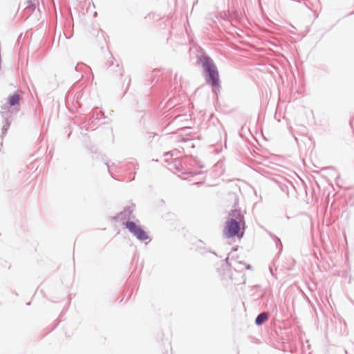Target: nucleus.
I'll use <instances>...</instances> for the list:
<instances>
[{"label":"nucleus","mask_w":354,"mask_h":354,"mask_svg":"<svg viewBox=\"0 0 354 354\" xmlns=\"http://www.w3.org/2000/svg\"><path fill=\"white\" fill-rule=\"evenodd\" d=\"M196 250L201 254H205L208 252H211V251L206 248L205 244L201 240H198L196 243ZM212 253L214 255H216V254L214 252H212Z\"/></svg>","instance_id":"11"},{"label":"nucleus","mask_w":354,"mask_h":354,"mask_svg":"<svg viewBox=\"0 0 354 354\" xmlns=\"http://www.w3.org/2000/svg\"><path fill=\"white\" fill-rule=\"evenodd\" d=\"M14 111L9 108L7 104L3 105L1 106V110L0 111V115L3 120V125L1 129L2 135H6L7 131L10 128V123L12 122V113Z\"/></svg>","instance_id":"4"},{"label":"nucleus","mask_w":354,"mask_h":354,"mask_svg":"<svg viewBox=\"0 0 354 354\" xmlns=\"http://www.w3.org/2000/svg\"><path fill=\"white\" fill-rule=\"evenodd\" d=\"M274 241H275L277 247H279V245L280 250H281L282 248V243L281 242V240L278 237L274 236Z\"/></svg>","instance_id":"19"},{"label":"nucleus","mask_w":354,"mask_h":354,"mask_svg":"<svg viewBox=\"0 0 354 354\" xmlns=\"http://www.w3.org/2000/svg\"><path fill=\"white\" fill-rule=\"evenodd\" d=\"M269 318V313L268 312H262L259 313L254 321L257 326H260L263 325Z\"/></svg>","instance_id":"10"},{"label":"nucleus","mask_w":354,"mask_h":354,"mask_svg":"<svg viewBox=\"0 0 354 354\" xmlns=\"http://www.w3.org/2000/svg\"><path fill=\"white\" fill-rule=\"evenodd\" d=\"M115 67L117 68V70L115 71V73H118L120 76H122L123 75V69L121 66H120L119 64H117L115 66Z\"/></svg>","instance_id":"16"},{"label":"nucleus","mask_w":354,"mask_h":354,"mask_svg":"<svg viewBox=\"0 0 354 354\" xmlns=\"http://www.w3.org/2000/svg\"><path fill=\"white\" fill-rule=\"evenodd\" d=\"M100 114H102V115H103V117H104V114L102 111H93L91 117L89 118V121H91V123H93L95 122V120H100V118H99V115Z\"/></svg>","instance_id":"14"},{"label":"nucleus","mask_w":354,"mask_h":354,"mask_svg":"<svg viewBox=\"0 0 354 354\" xmlns=\"http://www.w3.org/2000/svg\"><path fill=\"white\" fill-rule=\"evenodd\" d=\"M333 168L332 167H324L322 168V170H326V169H333Z\"/></svg>","instance_id":"22"},{"label":"nucleus","mask_w":354,"mask_h":354,"mask_svg":"<svg viewBox=\"0 0 354 354\" xmlns=\"http://www.w3.org/2000/svg\"><path fill=\"white\" fill-rule=\"evenodd\" d=\"M174 167L176 169H177L179 172H181L183 174H189L192 176H197L198 174H201V172H196V171H188L185 169V165L183 162V158L181 160H179L178 158H176L174 162Z\"/></svg>","instance_id":"7"},{"label":"nucleus","mask_w":354,"mask_h":354,"mask_svg":"<svg viewBox=\"0 0 354 354\" xmlns=\"http://www.w3.org/2000/svg\"><path fill=\"white\" fill-rule=\"evenodd\" d=\"M192 140V136H189L187 137H183L179 141L183 142H189Z\"/></svg>","instance_id":"17"},{"label":"nucleus","mask_w":354,"mask_h":354,"mask_svg":"<svg viewBox=\"0 0 354 354\" xmlns=\"http://www.w3.org/2000/svg\"><path fill=\"white\" fill-rule=\"evenodd\" d=\"M234 270H239V271H241L244 268H245L246 270H250L251 266L250 264H246L242 261H236L234 262Z\"/></svg>","instance_id":"12"},{"label":"nucleus","mask_w":354,"mask_h":354,"mask_svg":"<svg viewBox=\"0 0 354 354\" xmlns=\"http://www.w3.org/2000/svg\"><path fill=\"white\" fill-rule=\"evenodd\" d=\"M75 70L76 71H78V65H77V66L75 67Z\"/></svg>","instance_id":"27"},{"label":"nucleus","mask_w":354,"mask_h":354,"mask_svg":"<svg viewBox=\"0 0 354 354\" xmlns=\"http://www.w3.org/2000/svg\"><path fill=\"white\" fill-rule=\"evenodd\" d=\"M245 213V211L236 207L229 212L223 230L225 237L227 239L243 237L246 229Z\"/></svg>","instance_id":"1"},{"label":"nucleus","mask_w":354,"mask_h":354,"mask_svg":"<svg viewBox=\"0 0 354 354\" xmlns=\"http://www.w3.org/2000/svg\"><path fill=\"white\" fill-rule=\"evenodd\" d=\"M306 6L309 8L310 10H313L314 5L313 3L310 1L309 0H306V2L305 3Z\"/></svg>","instance_id":"18"},{"label":"nucleus","mask_w":354,"mask_h":354,"mask_svg":"<svg viewBox=\"0 0 354 354\" xmlns=\"http://www.w3.org/2000/svg\"><path fill=\"white\" fill-rule=\"evenodd\" d=\"M20 100L21 97L17 92L12 95H9L8 98V106L12 109L15 112H18L20 110Z\"/></svg>","instance_id":"6"},{"label":"nucleus","mask_w":354,"mask_h":354,"mask_svg":"<svg viewBox=\"0 0 354 354\" xmlns=\"http://www.w3.org/2000/svg\"><path fill=\"white\" fill-rule=\"evenodd\" d=\"M183 162L187 166H191L193 167H198V168H203L204 166L201 162V161L196 157H193L192 156H187L183 158Z\"/></svg>","instance_id":"8"},{"label":"nucleus","mask_w":354,"mask_h":354,"mask_svg":"<svg viewBox=\"0 0 354 354\" xmlns=\"http://www.w3.org/2000/svg\"><path fill=\"white\" fill-rule=\"evenodd\" d=\"M105 165H106V167H107V169H108L109 172L111 174L110 169H109V165L108 162H105Z\"/></svg>","instance_id":"24"},{"label":"nucleus","mask_w":354,"mask_h":354,"mask_svg":"<svg viewBox=\"0 0 354 354\" xmlns=\"http://www.w3.org/2000/svg\"><path fill=\"white\" fill-rule=\"evenodd\" d=\"M124 225L129 232L135 236L139 241H145L147 239L151 241L147 232H145L140 225H137L135 222L127 221L124 223Z\"/></svg>","instance_id":"3"},{"label":"nucleus","mask_w":354,"mask_h":354,"mask_svg":"<svg viewBox=\"0 0 354 354\" xmlns=\"http://www.w3.org/2000/svg\"><path fill=\"white\" fill-rule=\"evenodd\" d=\"M65 37H66V39H69L71 37H67L65 34H64Z\"/></svg>","instance_id":"28"},{"label":"nucleus","mask_w":354,"mask_h":354,"mask_svg":"<svg viewBox=\"0 0 354 354\" xmlns=\"http://www.w3.org/2000/svg\"><path fill=\"white\" fill-rule=\"evenodd\" d=\"M228 261H229V257H227V258H225V263H226L227 264H228L230 266H231L229 264Z\"/></svg>","instance_id":"25"},{"label":"nucleus","mask_w":354,"mask_h":354,"mask_svg":"<svg viewBox=\"0 0 354 354\" xmlns=\"http://www.w3.org/2000/svg\"><path fill=\"white\" fill-rule=\"evenodd\" d=\"M190 147L194 148V145L192 143V145H190Z\"/></svg>","instance_id":"29"},{"label":"nucleus","mask_w":354,"mask_h":354,"mask_svg":"<svg viewBox=\"0 0 354 354\" xmlns=\"http://www.w3.org/2000/svg\"><path fill=\"white\" fill-rule=\"evenodd\" d=\"M130 83H131V78H130V77H129V78H128V82H127V88L129 86Z\"/></svg>","instance_id":"23"},{"label":"nucleus","mask_w":354,"mask_h":354,"mask_svg":"<svg viewBox=\"0 0 354 354\" xmlns=\"http://www.w3.org/2000/svg\"><path fill=\"white\" fill-rule=\"evenodd\" d=\"M39 0H28L26 2L25 10L28 15H31L37 7L39 6Z\"/></svg>","instance_id":"9"},{"label":"nucleus","mask_w":354,"mask_h":354,"mask_svg":"<svg viewBox=\"0 0 354 354\" xmlns=\"http://www.w3.org/2000/svg\"><path fill=\"white\" fill-rule=\"evenodd\" d=\"M236 250H237V248L234 247V248H232L231 252H234V251H236Z\"/></svg>","instance_id":"26"},{"label":"nucleus","mask_w":354,"mask_h":354,"mask_svg":"<svg viewBox=\"0 0 354 354\" xmlns=\"http://www.w3.org/2000/svg\"><path fill=\"white\" fill-rule=\"evenodd\" d=\"M179 153H180L179 150L174 149V150H171L170 151L165 153V156H167L170 155L171 156H173L177 155Z\"/></svg>","instance_id":"15"},{"label":"nucleus","mask_w":354,"mask_h":354,"mask_svg":"<svg viewBox=\"0 0 354 354\" xmlns=\"http://www.w3.org/2000/svg\"><path fill=\"white\" fill-rule=\"evenodd\" d=\"M197 63L203 68V76L205 83L212 88V93L218 97L221 91L219 71L210 56L203 55L198 57Z\"/></svg>","instance_id":"2"},{"label":"nucleus","mask_w":354,"mask_h":354,"mask_svg":"<svg viewBox=\"0 0 354 354\" xmlns=\"http://www.w3.org/2000/svg\"><path fill=\"white\" fill-rule=\"evenodd\" d=\"M76 100H77V102L80 105V93H76Z\"/></svg>","instance_id":"20"},{"label":"nucleus","mask_w":354,"mask_h":354,"mask_svg":"<svg viewBox=\"0 0 354 354\" xmlns=\"http://www.w3.org/2000/svg\"><path fill=\"white\" fill-rule=\"evenodd\" d=\"M280 187L282 192H285L286 195L289 196V189L290 188L294 189L295 187L292 183L288 182V184H281L280 185Z\"/></svg>","instance_id":"13"},{"label":"nucleus","mask_w":354,"mask_h":354,"mask_svg":"<svg viewBox=\"0 0 354 354\" xmlns=\"http://www.w3.org/2000/svg\"><path fill=\"white\" fill-rule=\"evenodd\" d=\"M135 209V205H131L129 206H127L123 211L120 212L116 216L112 217V219L114 221H123L126 219H130L131 218L132 214Z\"/></svg>","instance_id":"5"},{"label":"nucleus","mask_w":354,"mask_h":354,"mask_svg":"<svg viewBox=\"0 0 354 354\" xmlns=\"http://www.w3.org/2000/svg\"><path fill=\"white\" fill-rule=\"evenodd\" d=\"M269 270H270V274H272L274 278H276V279H277L276 275L274 274V272H273V269H272V268L270 267V268H269Z\"/></svg>","instance_id":"21"}]
</instances>
